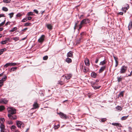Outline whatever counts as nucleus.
Here are the masks:
<instances>
[{"instance_id": "1", "label": "nucleus", "mask_w": 132, "mask_h": 132, "mask_svg": "<svg viewBox=\"0 0 132 132\" xmlns=\"http://www.w3.org/2000/svg\"><path fill=\"white\" fill-rule=\"evenodd\" d=\"M90 22V20L88 19H86L82 20L81 21L79 25V29H80L84 25L86 24H89Z\"/></svg>"}, {"instance_id": "2", "label": "nucleus", "mask_w": 132, "mask_h": 132, "mask_svg": "<svg viewBox=\"0 0 132 132\" xmlns=\"http://www.w3.org/2000/svg\"><path fill=\"white\" fill-rule=\"evenodd\" d=\"M7 110L9 112L8 114H14L16 113V109L13 107H8Z\"/></svg>"}, {"instance_id": "3", "label": "nucleus", "mask_w": 132, "mask_h": 132, "mask_svg": "<svg viewBox=\"0 0 132 132\" xmlns=\"http://www.w3.org/2000/svg\"><path fill=\"white\" fill-rule=\"evenodd\" d=\"M127 70V67L123 65L120 71V73L121 74L125 73Z\"/></svg>"}, {"instance_id": "4", "label": "nucleus", "mask_w": 132, "mask_h": 132, "mask_svg": "<svg viewBox=\"0 0 132 132\" xmlns=\"http://www.w3.org/2000/svg\"><path fill=\"white\" fill-rule=\"evenodd\" d=\"M8 116L10 119L12 120H14L17 119V117L14 114H8Z\"/></svg>"}, {"instance_id": "5", "label": "nucleus", "mask_w": 132, "mask_h": 132, "mask_svg": "<svg viewBox=\"0 0 132 132\" xmlns=\"http://www.w3.org/2000/svg\"><path fill=\"white\" fill-rule=\"evenodd\" d=\"M124 7L122 8V11L125 12L129 8V5L127 4H126L124 5Z\"/></svg>"}, {"instance_id": "6", "label": "nucleus", "mask_w": 132, "mask_h": 132, "mask_svg": "<svg viewBox=\"0 0 132 132\" xmlns=\"http://www.w3.org/2000/svg\"><path fill=\"white\" fill-rule=\"evenodd\" d=\"M16 123L17 126L19 128H21V126H23V124L22 122L21 121H16Z\"/></svg>"}, {"instance_id": "7", "label": "nucleus", "mask_w": 132, "mask_h": 132, "mask_svg": "<svg viewBox=\"0 0 132 132\" xmlns=\"http://www.w3.org/2000/svg\"><path fill=\"white\" fill-rule=\"evenodd\" d=\"M45 36L44 35H42L40 38L38 39V41L39 43H42L43 42Z\"/></svg>"}, {"instance_id": "8", "label": "nucleus", "mask_w": 132, "mask_h": 132, "mask_svg": "<svg viewBox=\"0 0 132 132\" xmlns=\"http://www.w3.org/2000/svg\"><path fill=\"white\" fill-rule=\"evenodd\" d=\"M57 114H59L60 115V117L63 119H66L67 117L66 115L64 114L63 113H62V112H60V113H58Z\"/></svg>"}, {"instance_id": "9", "label": "nucleus", "mask_w": 132, "mask_h": 132, "mask_svg": "<svg viewBox=\"0 0 132 132\" xmlns=\"http://www.w3.org/2000/svg\"><path fill=\"white\" fill-rule=\"evenodd\" d=\"M7 102L8 101L5 99L2 98L0 100V103L6 104Z\"/></svg>"}, {"instance_id": "10", "label": "nucleus", "mask_w": 132, "mask_h": 132, "mask_svg": "<svg viewBox=\"0 0 132 132\" xmlns=\"http://www.w3.org/2000/svg\"><path fill=\"white\" fill-rule=\"evenodd\" d=\"M85 63L86 66H89L90 65L89 59L87 58H86L85 60Z\"/></svg>"}, {"instance_id": "11", "label": "nucleus", "mask_w": 132, "mask_h": 132, "mask_svg": "<svg viewBox=\"0 0 132 132\" xmlns=\"http://www.w3.org/2000/svg\"><path fill=\"white\" fill-rule=\"evenodd\" d=\"M82 69L83 71L85 72H87L88 70V68L82 66Z\"/></svg>"}, {"instance_id": "12", "label": "nucleus", "mask_w": 132, "mask_h": 132, "mask_svg": "<svg viewBox=\"0 0 132 132\" xmlns=\"http://www.w3.org/2000/svg\"><path fill=\"white\" fill-rule=\"evenodd\" d=\"M73 52L71 51H70L67 54V56L68 57H72L73 56Z\"/></svg>"}, {"instance_id": "13", "label": "nucleus", "mask_w": 132, "mask_h": 132, "mask_svg": "<svg viewBox=\"0 0 132 132\" xmlns=\"http://www.w3.org/2000/svg\"><path fill=\"white\" fill-rule=\"evenodd\" d=\"M105 66L102 67L99 70V73H101L103 71L106 69Z\"/></svg>"}, {"instance_id": "14", "label": "nucleus", "mask_w": 132, "mask_h": 132, "mask_svg": "<svg viewBox=\"0 0 132 132\" xmlns=\"http://www.w3.org/2000/svg\"><path fill=\"white\" fill-rule=\"evenodd\" d=\"M113 57L116 62L115 67H117L118 63V59L114 56H113Z\"/></svg>"}, {"instance_id": "15", "label": "nucleus", "mask_w": 132, "mask_h": 132, "mask_svg": "<svg viewBox=\"0 0 132 132\" xmlns=\"http://www.w3.org/2000/svg\"><path fill=\"white\" fill-rule=\"evenodd\" d=\"M107 62V61L104 60L103 61L101 62L100 64V65H103L104 64H105Z\"/></svg>"}, {"instance_id": "16", "label": "nucleus", "mask_w": 132, "mask_h": 132, "mask_svg": "<svg viewBox=\"0 0 132 132\" xmlns=\"http://www.w3.org/2000/svg\"><path fill=\"white\" fill-rule=\"evenodd\" d=\"M128 30H130L132 28V21H131L129 22L128 26Z\"/></svg>"}, {"instance_id": "17", "label": "nucleus", "mask_w": 132, "mask_h": 132, "mask_svg": "<svg viewBox=\"0 0 132 132\" xmlns=\"http://www.w3.org/2000/svg\"><path fill=\"white\" fill-rule=\"evenodd\" d=\"M33 106L34 107V109H36L39 108V106L37 102H35L33 104Z\"/></svg>"}, {"instance_id": "18", "label": "nucleus", "mask_w": 132, "mask_h": 132, "mask_svg": "<svg viewBox=\"0 0 132 132\" xmlns=\"http://www.w3.org/2000/svg\"><path fill=\"white\" fill-rule=\"evenodd\" d=\"M116 109L118 111H120L122 110V107H121L120 106H118L116 107Z\"/></svg>"}, {"instance_id": "19", "label": "nucleus", "mask_w": 132, "mask_h": 132, "mask_svg": "<svg viewBox=\"0 0 132 132\" xmlns=\"http://www.w3.org/2000/svg\"><path fill=\"white\" fill-rule=\"evenodd\" d=\"M112 125L114 126H117L119 127H121V125L118 123H112Z\"/></svg>"}, {"instance_id": "20", "label": "nucleus", "mask_w": 132, "mask_h": 132, "mask_svg": "<svg viewBox=\"0 0 132 132\" xmlns=\"http://www.w3.org/2000/svg\"><path fill=\"white\" fill-rule=\"evenodd\" d=\"M66 61L69 63L72 62V60L70 58L68 57L66 59Z\"/></svg>"}, {"instance_id": "21", "label": "nucleus", "mask_w": 132, "mask_h": 132, "mask_svg": "<svg viewBox=\"0 0 132 132\" xmlns=\"http://www.w3.org/2000/svg\"><path fill=\"white\" fill-rule=\"evenodd\" d=\"M117 80L118 82H120L123 79V78L121 77V76H120V77H118L117 78Z\"/></svg>"}, {"instance_id": "22", "label": "nucleus", "mask_w": 132, "mask_h": 132, "mask_svg": "<svg viewBox=\"0 0 132 132\" xmlns=\"http://www.w3.org/2000/svg\"><path fill=\"white\" fill-rule=\"evenodd\" d=\"M24 13H20L17 14L16 15V16H24Z\"/></svg>"}, {"instance_id": "23", "label": "nucleus", "mask_w": 132, "mask_h": 132, "mask_svg": "<svg viewBox=\"0 0 132 132\" xmlns=\"http://www.w3.org/2000/svg\"><path fill=\"white\" fill-rule=\"evenodd\" d=\"M71 77V74L67 75L65 76V78L67 79H70Z\"/></svg>"}, {"instance_id": "24", "label": "nucleus", "mask_w": 132, "mask_h": 132, "mask_svg": "<svg viewBox=\"0 0 132 132\" xmlns=\"http://www.w3.org/2000/svg\"><path fill=\"white\" fill-rule=\"evenodd\" d=\"M17 67H14L13 68H11V69L10 70V71L11 72L12 71H14L16 70L17 69Z\"/></svg>"}, {"instance_id": "25", "label": "nucleus", "mask_w": 132, "mask_h": 132, "mask_svg": "<svg viewBox=\"0 0 132 132\" xmlns=\"http://www.w3.org/2000/svg\"><path fill=\"white\" fill-rule=\"evenodd\" d=\"M47 28L50 30H51L52 29V27L51 24H47Z\"/></svg>"}, {"instance_id": "26", "label": "nucleus", "mask_w": 132, "mask_h": 132, "mask_svg": "<svg viewBox=\"0 0 132 132\" xmlns=\"http://www.w3.org/2000/svg\"><path fill=\"white\" fill-rule=\"evenodd\" d=\"M34 15V14L33 12H28L27 14V15L28 16H29L30 15L32 16Z\"/></svg>"}, {"instance_id": "27", "label": "nucleus", "mask_w": 132, "mask_h": 132, "mask_svg": "<svg viewBox=\"0 0 132 132\" xmlns=\"http://www.w3.org/2000/svg\"><path fill=\"white\" fill-rule=\"evenodd\" d=\"M17 29L16 27H15L13 28L11 30H9L10 32H13Z\"/></svg>"}, {"instance_id": "28", "label": "nucleus", "mask_w": 132, "mask_h": 132, "mask_svg": "<svg viewBox=\"0 0 132 132\" xmlns=\"http://www.w3.org/2000/svg\"><path fill=\"white\" fill-rule=\"evenodd\" d=\"M96 73L94 72H92L91 73V76L93 78H95L96 77Z\"/></svg>"}, {"instance_id": "29", "label": "nucleus", "mask_w": 132, "mask_h": 132, "mask_svg": "<svg viewBox=\"0 0 132 132\" xmlns=\"http://www.w3.org/2000/svg\"><path fill=\"white\" fill-rule=\"evenodd\" d=\"M128 116H129L128 115V116H125L122 117L121 118V119L122 120H126L127 119V118L128 117Z\"/></svg>"}, {"instance_id": "30", "label": "nucleus", "mask_w": 132, "mask_h": 132, "mask_svg": "<svg viewBox=\"0 0 132 132\" xmlns=\"http://www.w3.org/2000/svg\"><path fill=\"white\" fill-rule=\"evenodd\" d=\"M32 25L31 23H26L24 24V26H29Z\"/></svg>"}, {"instance_id": "31", "label": "nucleus", "mask_w": 132, "mask_h": 132, "mask_svg": "<svg viewBox=\"0 0 132 132\" xmlns=\"http://www.w3.org/2000/svg\"><path fill=\"white\" fill-rule=\"evenodd\" d=\"M57 84L62 85L64 84V82L63 81L61 80H59Z\"/></svg>"}, {"instance_id": "32", "label": "nucleus", "mask_w": 132, "mask_h": 132, "mask_svg": "<svg viewBox=\"0 0 132 132\" xmlns=\"http://www.w3.org/2000/svg\"><path fill=\"white\" fill-rule=\"evenodd\" d=\"M5 109L4 106H0V111L4 110Z\"/></svg>"}, {"instance_id": "33", "label": "nucleus", "mask_w": 132, "mask_h": 132, "mask_svg": "<svg viewBox=\"0 0 132 132\" xmlns=\"http://www.w3.org/2000/svg\"><path fill=\"white\" fill-rule=\"evenodd\" d=\"M5 121V120L4 118H1L0 119V123L1 124H3Z\"/></svg>"}, {"instance_id": "34", "label": "nucleus", "mask_w": 132, "mask_h": 132, "mask_svg": "<svg viewBox=\"0 0 132 132\" xmlns=\"http://www.w3.org/2000/svg\"><path fill=\"white\" fill-rule=\"evenodd\" d=\"M16 127L15 126L13 125L11 127V130L13 131L14 130H15L16 129Z\"/></svg>"}, {"instance_id": "35", "label": "nucleus", "mask_w": 132, "mask_h": 132, "mask_svg": "<svg viewBox=\"0 0 132 132\" xmlns=\"http://www.w3.org/2000/svg\"><path fill=\"white\" fill-rule=\"evenodd\" d=\"M124 91H122L119 94V96L120 97H121V96L122 97L123 96V93L124 92Z\"/></svg>"}, {"instance_id": "36", "label": "nucleus", "mask_w": 132, "mask_h": 132, "mask_svg": "<svg viewBox=\"0 0 132 132\" xmlns=\"http://www.w3.org/2000/svg\"><path fill=\"white\" fill-rule=\"evenodd\" d=\"M5 126L3 124H1L0 126V128L1 129H5Z\"/></svg>"}, {"instance_id": "37", "label": "nucleus", "mask_w": 132, "mask_h": 132, "mask_svg": "<svg viewBox=\"0 0 132 132\" xmlns=\"http://www.w3.org/2000/svg\"><path fill=\"white\" fill-rule=\"evenodd\" d=\"M11 1V0H3V2L5 3H9Z\"/></svg>"}, {"instance_id": "38", "label": "nucleus", "mask_w": 132, "mask_h": 132, "mask_svg": "<svg viewBox=\"0 0 132 132\" xmlns=\"http://www.w3.org/2000/svg\"><path fill=\"white\" fill-rule=\"evenodd\" d=\"M48 56L47 55H46L43 57V59L44 60H46L48 59Z\"/></svg>"}, {"instance_id": "39", "label": "nucleus", "mask_w": 132, "mask_h": 132, "mask_svg": "<svg viewBox=\"0 0 132 132\" xmlns=\"http://www.w3.org/2000/svg\"><path fill=\"white\" fill-rule=\"evenodd\" d=\"M4 19V21L3 22H2L1 23H0V27L2 26L5 24V18Z\"/></svg>"}, {"instance_id": "40", "label": "nucleus", "mask_w": 132, "mask_h": 132, "mask_svg": "<svg viewBox=\"0 0 132 132\" xmlns=\"http://www.w3.org/2000/svg\"><path fill=\"white\" fill-rule=\"evenodd\" d=\"M7 42H6V40L2 41L1 42V44H6Z\"/></svg>"}, {"instance_id": "41", "label": "nucleus", "mask_w": 132, "mask_h": 132, "mask_svg": "<svg viewBox=\"0 0 132 132\" xmlns=\"http://www.w3.org/2000/svg\"><path fill=\"white\" fill-rule=\"evenodd\" d=\"M6 123L7 124H8L9 125H12L13 124V123L12 121H6Z\"/></svg>"}, {"instance_id": "42", "label": "nucleus", "mask_w": 132, "mask_h": 132, "mask_svg": "<svg viewBox=\"0 0 132 132\" xmlns=\"http://www.w3.org/2000/svg\"><path fill=\"white\" fill-rule=\"evenodd\" d=\"M85 33L84 32H82L81 33H80V35L81 36L80 38H81V39L82 38H83L82 36H83L84 35H85Z\"/></svg>"}, {"instance_id": "43", "label": "nucleus", "mask_w": 132, "mask_h": 132, "mask_svg": "<svg viewBox=\"0 0 132 132\" xmlns=\"http://www.w3.org/2000/svg\"><path fill=\"white\" fill-rule=\"evenodd\" d=\"M2 9L3 10L5 11H7L8 10V9L7 8L4 7H3Z\"/></svg>"}, {"instance_id": "44", "label": "nucleus", "mask_w": 132, "mask_h": 132, "mask_svg": "<svg viewBox=\"0 0 132 132\" xmlns=\"http://www.w3.org/2000/svg\"><path fill=\"white\" fill-rule=\"evenodd\" d=\"M101 122H104L106 121L107 119L106 118H103L101 119Z\"/></svg>"}, {"instance_id": "45", "label": "nucleus", "mask_w": 132, "mask_h": 132, "mask_svg": "<svg viewBox=\"0 0 132 132\" xmlns=\"http://www.w3.org/2000/svg\"><path fill=\"white\" fill-rule=\"evenodd\" d=\"M3 81L2 80H0V87L2 86L3 85Z\"/></svg>"}, {"instance_id": "46", "label": "nucleus", "mask_w": 132, "mask_h": 132, "mask_svg": "<svg viewBox=\"0 0 132 132\" xmlns=\"http://www.w3.org/2000/svg\"><path fill=\"white\" fill-rule=\"evenodd\" d=\"M92 87L94 88V89H99L100 87V86L99 87H96V86H92Z\"/></svg>"}, {"instance_id": "47", "label": "nucleus", "mask_w": 132, "mask_h": 132, "mask_svg": "<svg viewBox=\"0 0 132 132\" xmlns=\"http://www.w3.org/2000/svg\"><path fill=\"white\" fill-rule=\"evenodd\" d=\"M13 39L15 41H17L19 40V37H15L13 38Z\"/></svg>"}, {"instance_id": "48", "label": "nucleus", "mask_w": 132, "mask_h": 132, "mask_svg": "<svg viewBox=\"0 0 132 132\" xmlns=\"http://www.w3.org/2000/svg\"><path fill=\"white\" fill-rule=\"evenodd\" d=\"M60 127V125H58L57 126H55L54 127V128L55 129H56Z\"/></svg>"}, {"instance_id": "49", "label": "nucleus", "mask_w": 132, "mask_h": 132, "mask_svg": "<svg viewBox=\"0 0 132 132\" xmlns=\"http://www.w3.org/2000/svg\"><path fill=\"white\" fill-rule=\"evenodd\" d=\"M6 76H4V77L3 78H2L1 80H2L3 81H5L6 80Z\"/></svg>"}, {"instance_id": "50", "label": "nucleus", "mask_w": 132, "mask_h": 132, "mask_svg": "<svg viewBox=\"0 0 132 132\" xmlns=\"http://www.w3.org/2000/svg\"><path fill=\"white\" fill-rule=\"evenodd\" d=\"M27 17L25 18L22 20V21L23 22H25L27 20Z\"/></svg>"}, {"instance_id": "51", "label": "nucleus", "mask_w": 132, "mask_h": 132, "mask_svg": "<svg viewBox=\"0 0 132 132\" xmlns=\"http://www.w3.org/2000/svg\"><path fill=\"white\" fill-rule=\"evenodd\" d=\"M9 66L8 63H6L4 66V67L5 68H6Z\"/></svg>"}, {"instance_id": "52", "label": "nucleus", "mask_w": 132, "mask_h": 132, "mask_svg": "<svg viewBox=\"0 0 132 132\" xmlns=\"http://www.w3.org/2000/svg\"><path fill=\"white\" fill-rule=\"evenodd\" d=\"M5 40L6 41V42H7L8 41L10 42V38H6L5 39Z\"/></svg>"}, {"instance_id": "53", "label": "nucleus", "mask_w": 132, "mask_h": 132, "mask_svg": "<svg viewBox=\"0 0 132 132\" xmlns=\"http://www.w3.org/2000/svg\"><path fill=\"white\" fill-rule=\"evenodd\" d=\"M78 21H77V22L76 23L74 27V28L75 29H76V28L78 26L77 24H78Z\"/></svg>"}, {"instance_id": "54", "label": "nucleus", "mask_w": 132, "mask_h": 132, "mask_svg": "<svg viewBox=\"0 0 132 132\" xmlns=\"http://www.w3.org/2000/svg\"><path fill=\"white\" fill-rule=\"evenodd\" d=\"M14 13H11L9 14V15L10 16H13V15Z\"/></svg>"}, {"instance_id": "55", "label": "nucleus", "mask_w": 132, "mask_h": 132, "mask_svg": "<svg viewBox=\"0 0 132 132\" xmlns=\"http://www.w3.org/2000/svg\"><path fill=\"white\" fill-rule=\"evenodd\" d=\"M11 66H15L16 64V63H12L11 62Z\"/></svg>"}, {"instance_id": "56", "label": "nucleus", "mask_w": 132, "mask_h": 132, "mask_svg": "<svg viewBox=\"0 0 132 132\" xmlns=\"http://www.w3.org/2000/svg\"><path fill=\"white\" fill-rule=\"evenodd\" d=\"M6 48H5L2 49L0 50L1 51H2V52H4L5 51H6Z\"/></svg>"}, {"instance_id": "57", "label": "nucleus", "mask_w": 132, "mask_h": 132, "mask_svg": "<svg viewBox=\"0 0 132 132\" xmlns=\"http://www.w3.org/2000/svg\"><path fill=\"white\" fill-rule=\"evenodd\" d=\"M34 11L35 13H36L37 14H38V11L36 10V9H34Z\"/></svg>"}, {"instance_id": "58", "label": "nucleus", "mask_w": 132, "mask_h": 132, "mask_svg": "<svg viewBox=\"0 0 132 132\" xmlns=\"http://www.w3.org/2000/svg\"><path fill=\"white\" fill-rule=\"evenodd\" d=\"M28 29L27 28H25L24 29H22V31H23L24 32H25Z\"/></svg>"}, {"instance_id": "59", "label": "nucleus", "mask_w": 132, "mask_h": 132, "mask_svg": "<svg viewBox=\"0 0 132 132\" xmlns=\"http://www.w3.org/2000/svg\"><path fill=\"white\" fill-rule=\"evenodd\" d=\"M5 129H1V132H5Z\"/></svg>"}, {"instance_id": "60", "label": "nucleus", "mask_w": 132, "mask_h": 132, "mask_svg": "<svg viewBox=\"0 0 132 132\" xmlns=\"http://www.w3.org/2000/svg\"><path fill=\"white\" fill-rule=\"evenodd\" d=\"M98 60L99 59L98 58H96L95 61V63H97L98 62Z\"/></svg>"}, {"instance_id": "61", "label": "nucleus", "mask_w": 132, "mask_h": 132, "mask_svg": "<svg viewBox=\"0 0 132 132\" xmlns=\"http://www.w3.org/2000/svg\"><path fill=\"white\" fill-rule=\"evenodd\" d=\"M132 75V71H131L130 74H129L127 77L131 76Z\"/></svg>"}, {"instance_id": "62", "label": "nucleus", "mask_w": 132, "mask_h": 132, "mask_svg": "<svg viewBox=\"0 0 132 132\" xmlns=\"http://www.w3.org/2000/svg\"><path fill=\"white\" fill-rule=\"evenodd\" d=\"M123 14V13L122 12H120L119 13H118V14H120L121 15H122Z\"/></svg>"}, {"instance_id": "63", "label": "nucleus", "mask_w": 132, "mask_h": 132, "mask_svg": "<svg viewBox=\"0 0 132 132\" xmlns=\"http://www.w3.org/2000/svg\"><path fill=\"white\" fill-rule=\"evenodd\" d=\"M27 17L28 18V20H30L32 18V17Z\"/></svg>"}, {"instance_id": "64", "label": "nucleus", "mask_w": 132, "mask_h": 132, "mask_svg": "<svg viewBox=\"0 0 132 132\" xmlns=\"http://www.w3.org/2000/svg\"><path fill=\"white\" fill-rule=\"evenodd\" d=\"M0 16H5L3 14H0Z\"/></svg>"}]
</instances>
